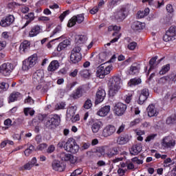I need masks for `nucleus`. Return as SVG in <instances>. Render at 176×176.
<instances>
[{
    "label": "nucleus",
    "instance_id": "9",
    "mask_svg": "<svg viewBox=\"0 0 176 176\" xmlns=\"http://www.w3.org/2000/svg\"><path fill=\"white\" fill-rule=\"evenodd\" d=\"M14 69V66L11 63H5L0 66V74L4 76H9Z\"/></svg>",
    "mask_w": 176,
    "mask_h": 176
},
{
    "label": "nucleus",
    "instance_id": "19",
    "mask_svg": "<svg viewBox=\"0 0 176 176\" xmlns=\"http://www.w3.org/2000/svg\"><path fill=\"white\" fill-rule=\"evenodd\" d=\"M142 151V144L138 143L132 146L130 148V153L133 156H137Z\"/></svg>",
    "mask_w": 176,
    "mask_h": 176
},
{
    "label": "nucleus",
    "instance_id": "64",
    "mask_svg": "<svg viewBox=\"0 0 176 176\" xmlns=\"http://www.w3.org/2000/svg\"><path fill=\"white\" fill-rule=\"evenodd\" d=\"M30 168H32V164L28 162L25 164L22 168H21V170H30Z\"/></svg>",
    "mask_w": 176,
    "mask_h": 176
},
{
    "label": "nucleus",
    "instance_id": "41",
    "mask_svg": "<svg viewBox=\"0 0 176 176\" xmlns=\"http://www.w3.org/2000/svg\"><path fill=\"white\" fill-rule=\"evenodd\" d=\"M80 75L82 78H87L91 75V72H90V70L84 69L80 72Z\"/></svg>",
    "mask_w": 176,
    "mask_h": 176
},
{
    "label": "nucleus",
    "instance_id": "50",
    "mask_svg": "<svg viewBox=\"0 0 176 176\" xmlns=\"http://www.w3.org/2000/svg\"><path fill=\"white\" fill-rule=\"evenodd\" d=\"M156 137H157V134L156 133L151 134L146 137L145 141L146 142H151V141H153V140H155Z\"/></svg>",
    "mask_w": 176,
    "mask_h": 176
},
{
    "label": "nucleus",
    "instance_id": "39",
    "mask_svg": "<svg viewBox=\"0 0 176 176\" xmlns=\"http://www.w3.org/2000/svg\"><path fill=\"white\" fill-rule=\"evenodd\" d=\"M149 8H145L144 11H138L137 13L138 19H144L149 14Z\"/></svg>",
    "mask_w": 176,
    "mask_h": 176
},
{
    "label": "nucleus",
    "instance_id": "38",
    "mask_svg": "<svg viewBox=\"0 0 176 176\" xmlns=\"http://www.w3.org/2000/svg\"><path fill=\"white\" fill-rule=\"evenodd\" d=\"M102 124V123L101 122H97L94 123L91 126V130H92L93 133H98V131H100V129H101Z\"/></svg>",
    "mask_w": 176,
    "mask_h": 176
},
{
    "label": "nucleus",
    "instance_id": "4",
    "mask_svg": "<svg viewBox=\"0 0 176 176\" xmlns=\"http://www.w3.org/2000/svg\"><path fill=\"white\" fill-rule=\"evenodd\" d=\"M44 124L48 130H53L60 124V117L58 115L50 116L47 118Z\"/></svg>",
    "mask_w": 176,
    "mask_h": 176
},
{
    "label": "nucleus",
    "instance_id": "16",
    "mask_svg": "<svg viewBox=\"0 0 176 176\" xmlns=\"http://www.w3.org/2000/svg\"><path fill=\"white\" fill-rule=\"evenodd\" d=\"M107 93L105 92V90L102 88H99L96 92L95 104L97 105L100 102H102L105 99Z\"/></svg>",
    "mask_w": 176,
    "mask_h": 176
},
{
    "label": "nucleus",
    "instance_id": "44",
    "mask_svg": "<svg viewBox=\"0 0 176 176\" xmlns=\"http://www.w3.org/2000/svg\"><path fill=\"white\" fill-rule=\"evenodd\" d=\"M156 60H157V56H155L152 58L149 61V65L150 68L148 71H151V69H153L156 65H157V63H156Z\"/></svg>",
    "mask_w": 176,
    "mask_h": 176
},
{
    "label": "nucleus",
    "instance_id": "1",
    "mask_svg": "<svg viewBox=\"0 0 176 176\" xmlns=\"http://www.w3.org/2000/svg\"><path fill=\"white\" fill-rule=\"evenodd\" d=\"M59 148H64L65 151L70 153H78L79 152V145L74 138H69L67 142H60L58 143Z\"/></svg>",
    "mask_w": 176,
    "mask_h": 176
},
{
    "label": "nucleus",
    "instance_id": "40",
    "mask_svg": "<svg viewBox=\"0 0 176 176\" xmlns=\"http://www.w3.org/2000/svg\"><path fill=\"white\" fill-rule=\"evenodd\" d=\"M23 112L25 114V116H28L30 115V116H34L35 115V110H34L31 107H26L23 109Z\"/></svg>",
    "mask_w": 176,
    "mask_h": 176
},
{
    "label": "nucleus",
    "instance_id": "48",
    "mask_svg": "<svg viewBox=\"0 0 176 176\" xmlns=\"http://www.w3.org/2000/svg\"><path fill=\"white\" fill-rule=\"evenodd\" d=\"M92 105L93 104L91 103V100L90 99H87L84 104V108L85 109H90Z\"/></svg>",
    "mask_w": 176,
    "mask_h": 176
},
{
    "label": "nucleus",
    "instance_id": "57",
    "mask_svg": "<svg viewBox=\"0 0 176 176\" xmlns=\"http://www.w3.org/2000/svg\"><path fill=\"white\" fill-rule=\"evenodd\" d=\"M126 128V125L124 124H121L117 131H116V134H122V133H123V131H124V129Z\"/></svg>",
    "mask_w": 176,
    "mask_h": 176
},
{
    "label": "nucleus",
    "instance_id": "49",
    "mask_svg": "<svg viewBox=\"0 0 176 176\" xmlns=\"http://www.w3.org/2000/svg\"><path fill=\"white\" fill-rule=\"evenodd\" d=\"M146 100H148V98H146V96L140 95L138 103L140 104V105H142V104H144V102H145Z\"/></svg>",
    "mask_w": 176,
    "mask_h": 176
},
{
    "label": "nucleus",
    "instance_id": "17",
    "mask_svg": "<svg viewBox=\"0 0 176 176\" xmlns=\"http://www.w3.org/2000/svg\"><path fill=\"white\" fill-rule=\"evenodd\" d=\"M120 153L118 147H111L109 148L107 151L105 152L104 155L109 159L113 157V156H116Z\"/></svg>",
    "mask_w": 176,
    "mask_h": 176
},
{
    "label": "nucleus",
    "instance_id": "22",
    "mask_svg": "<svg viewBox=\"0 0 176 176\" xmlns=\"http://www.w3.org/2000/svg\"><path fill=\"white\" fill-rule=\"evenodd\" d=\"M60 67V63L58 62V60H52L48 67H47V71H49V72H54L55 71H57L58 68Z\"/></svg>",
    "mask_w": 176,
    "mask_h": 176
},
{
    "label": "nucleus",
    "instance_id": "26",
    "mask_svg": "<svg viewBox=\"0 0 176 176\" xmlns=\"http://www.w3.org/2000/svg\"><path fill=\"white\" fill-rule=\"evenodd\" d=\"M41 33V26L38 25H34L33 28H32L31 31L29 32V36L30 38H34V36H36L38 34Z\"/></svg>",
    "mask_w": 176,
    "mask_h": 176
},
{
    "label": "nucleus",
    "instance_id": "47",
    "mask_svg": "<svg viewBox=\"0 0 176 176\" xmlns=\"http://www.w3.org/2000/svg\"><path fill=\"white\" fill-rule=\"evenodd\" d=\"M35 151V147L33 145H30L29 148L25 150L24 153L25 156H30L32 152Z\"/></svg>",
    "mask_w": 176,
    "mask_h": 176
},
{
    "label": "nucleus",
    "instance_id": "30",
    "mask_svg": "<svg viewBox=\"0 0 176 176\" xmlns=\"http://www.w3.org/2000/svg\"><path fill=\"white\" fill-rule=\"evenodd\" d=\"M52 168L55 171H63L64 170V166L61 165V163L59 161L54 160L52 164Z\"/></svg>",
    "mask_w": 176,
    "mask_h": 176
},
{
    "label": "nucleus",
    "instance_id": "23",
    "mask_svg": "<svg viewBox=\"0 0 176 176\" xmlns=\"http://www.w3.org/2000/svg\"><path fill=\"white\" fill-rule=\"evenodd\" d=\"M129 75H138L140 74V65L137 63H133L129 71Z\"/></svg>",
    "mask_w": 176,
    "mask_h": 176
},
{
    "label": "nucleus",
    "instance_id": "24",
    "mask_svg": "<svg viewBox=\"0 0 176 176\" xmlns=\"http://www.w3.org/2000/svg\"><path fill=\"white\" fill-rule=\"evenodd\" d=\"M109 111H111V106H104L99 109V111L97 112V115L102 117L107 116V115L109 113Z\"/></svg>",
    "mask_w": 176,
    "mask_h": 176
},
{
    "label": "nucleus",
    "instance_id": "43",
    "mask_svg": "<svg viewBox=\"0 0 176 176\" xmlns=\"http://www.w3.org/2000/svg\"><path fill=\"white\" fill-rule=\"evenodd\" d=\"M166 122V124H174L176 122V115L173 114L168 117Z\"/></svg>",
    "mask_w": 176,
    "mask_h": 176
},
{
    "label": "nucleus",
    "instance_id": "29",
    "mask_svg": "<svg viewBox=\"0 0 176 176\" xmlns=\"http://www.w3.org/2000/svg\"><path fill=\"white\" fill-rule=\"evenodd\" d=\"M82 96H83V88L78 87L72 94V97L74 100H78V98H80Z\"/></svg>",
    "mask_w": 176,
    "mask_h": 176
},
{
    "label": "nucleus",
    "instance_id": "52",
    "mask_svg": "<svg viewBox=\"0 0 176 176\" xmlns=\"http://www.w3.org/2000/svg\"><path fill=\"white\" fill-rule=\"evenodd\" d=\"M37 118L39 122H44L45 124L48 117L46 115L39 114Z\"/></svg>",
    "mask_w": 176,
    "mask_h": 176
},
{
    "label": "nucleus",
    "instance_id": "15",
    "mask_svg": "<svg viewBox=\"0 0 176 176\" xmlns=\"http://www.w3.org/2000/svg\"><path fill=\"white\" fill-rule=\"evenodd\" d=\"M13 23H14V16L10 14L1 19L0 21V25L1 27L4 28L10 27Z\"/></svg>",
    "mask_w": 176,
    "mask_h": 176
},
{
    "label": "nucleus",
    "instance_id": "54",
    "mask_svg": "<svg viewBox=\"0 0 176 176\" xmlns=\"http://www.w3.org/2000/svg\"><path fill=\"white\" fill-rule=\"evenodd\" d=\"M141 123V119L136 118L130 123L131 127H134V126H137V124H140Z\"/></svg>",
    "mask_w": 176,
    "mask_h": 176
},
{
    "label": "nucleus",
    "instance_id": "60",
    "mask_svg": "<svg viewBox=\"0 0 176 176\" xmlns=\"http://www.w3.org/2000/svg\"><path fill=\"white\" fill-rule=\"evenodd\" d=\"M76 85V82L68 83L66 85V90H67V91H69L70 90H72V87H75Z\"/></svg>",
    "mask_w": 176,
    "mask_h": 176
},
{
    "label": "nucleus",
    "instance_id": "21",
    "mask_svg": "<svg viewBox=\"0 0 176 176\" xmlns=\"http://www.w3.org/2000/svg\"><path fill=\"white\" fill-rule=\"evenodd\" d=\"M23 19L27 20L25 25H23V28H25V27L30 25V24H31V23L35 20V14L34 12H30L28 14H25L23 16Z\"/></svg>",
    "mask_w": 176,
    "mask_h": 176
},
{
    "label": "nucleus",
    "instance_id": "46",
    "mask_svg": "<svg viewBox=\"0 0 176 176\" xmlns=\"http://www.w3.org/2000/svg\"><path fill=\"white\" fill-rule=\"evenodd\" d=\"M9 89V84L7 82H1L0 83V94L3 93V91H6Z\"/></svg>",
    "mask_w": 176,
    "mask_h": 176
},
{
    "label": "nucleus",
    "instance_id": "3",
    "mask_svg": "<svg viewBox=\"0 0 176 176\" xmlns=\"http://www.w3.org/2000/svg\"><path fill=\"white\" fill-rule=\"evenodd\" d=\"M120 78L118 76H113L110 79L109 82V94L111 97H113L119 90H120Z\"/></svg>",
    "mask_w": 176,
    "mask_h": 176
},
{
    "label": "nucleus",
    "instance_id": "11",
    "mask_svg": "<svg viewBox=\"0 0 176 176\" xmlns=\"http://www.w3.org/2000/svg\"><path fill=\"white\" fill-rule=\"evenodd\" d=\"M85 21V15L83 14H77L76 16H74L69 20L67 23V27H74L78 23V24H82Z\"/></svg>",
    "mask_w": 176,
    "mask_h": 176
},
{
    "label": "nucleus",
    "instance_id": "36",
    "mask_svg": "<svg viewBox=\"0 0 176 176\" xmlns=\"http://www.w3.org/2000/svg\"><path fill=\"white\" fill-rule=\"evenodd\" d=\"M87 41V36L85 35H79L76 38V43L77 45H82Z\"/></svg>",
    "mask_w": 176,
    "mask_h": 176
},
{
    "label": "nucleus",
    "instance_id": "8",
    "mask_svg": "<svg viewBox=\"0 0 176 176\" xmlns=\"http://www.w3.org/2000/svg\"><path fill=\"white\" fill-rule=\"evenodd\" d=\"M113 69V66L109 65L106 67H104V64L100 65L97 68L96 74L98 78L100 79H104L105 75H109L111 74V71Z\"/></svg>",
    "mask_w": 176,
    "mask_h": 176
},
{
    "label": "nucleus",
    "instance_id": "55",
    "mask_svg": "<svg viewBox=\"0 0 176 176\" xmlns=\"http://www.w3.org/2000/svg\"><path fill=\"white\" fill-rule=\"evenodd\" d=\"M127 47L129 50H135V47H137V43L131 42L128 44Z\"/></svg>",
    "mask_w": 176,
    "mask_h": 176
},
{
    "label": "nucleus",
    "instance_id": "45",
    "mask_svg": "<svg viewBox=\"0 0 176 176\" xmlns=\"http://www.w3.org/2000/svg\"><path fill=\"white\" fill-rule=\"evenodd\" d=\"M122 96H124L126 104H130V102L131 101V97H133V94L131 93L126 91L122 94Z\"/></svg>",
    "mask_w": 176,
    "mask_h": 176
},
{
    "label": "nucleus",
    "instance_id": "12",
    "mask_svg": "<svg viewBox=\"0 0 176 176\" xmlns=\"http://www.w3.org/2000/svg\"><path fill=\"white\" fill-rule=\"evenodd\" d=\"M115 133H116V128L115 127V126L112 124H109L103 129L102 135L105 138H108V137L113 135Z\"/></svg>",
    "mask_w": 176,
    "mask_h": 176
},
{
    "label": "nucleus",
    "instance_id": "59",
    "mask_svg": "<svg viewBox=\"0 0 176 176\" xmlns=\"http://www.w3.org/2000/svg\"><path fill=\"white\" fill-rule=\"evenodd\" d=\"M131 162H133V163H135L136 164H142V163H144V161L138 159V157L132 158Z\"/></svg>",
    "mask_w": 176,
    "mask_h": 176
},
{
    "label": "nucleus",
    "instance_id": "6",
    "mask_svg": "<svg viewBox=\"0 0 176 176\" xmlns=\"http://www.w3.org/2000/svg\"><path fill=\"white\" fill-rule=\"evenodd\" d=\"M161 144L165 149L174 148L175 146V135L174 133H170L169 135L164 137Z\"/></svg>",
    "mask_w": 176,
    "mask_h": 176
},
{
    "label": "nucleus",
    "instance_id": "63",
    "mask_svg": "<svg viewBox=\"0 0 176 176\" xmlns=\"http://www.w3.org/2000/svg\"><path fill=\"white\" fill-rule=\"evenodd\" d=\"M171 162H173V160H171V158H167V159L164 160V167H170V163H171Z\"/></svg>",
    "mask_w": 176,
    "mask_h": 176
},
{
    "label": "nucleus",
    "instance_id": "42",
    "mask_svg": "<svg viewBox=\"0 0 176 176\" xmlns=\"http://www.w3.org/2000/svg\"><path fill=\"white\" fill-rule=\"evenodd\" d=\"M170 71V64H166L162 66V69L160 71V75H166Z\"/></svg>",
    "mask_w": 176,
    "mask_h": 176
},
{
    "label": "nucleus",
    "instance_id": "34",
    "mask_svg": "<svg viewBox=\"0 0 176 176\" xmlns=\"http://www.w3.org/2000/svg\"><path fill=\"white\" fill-rule=\"evenodd\" d=\"M75 112H76V106H71L67 110V117L69 119H72L75 116Z\"/></svg>",
    "mask_w": 176,
    "mask_h": 176
},
{
    "label": "nucleus",
    "instance_id": "14",
    "mask_svg": "<svg viewBox=\"0 0 176 176\" xmlns=\"http://www.w3.org/2000/svg\"><path fill=\"white\" fill-rule=\"evenodd\" d=\"M126 109H127V105L122 102H118L114 106V111L117 116H122V115H124Z\"/></svg>",
    "mask_w": 176,
    "mask_h": 176
},
{
    "label": "nucleus",
    "instance_id": "58",
    "mask_svg": "<svg viewBox=\"0 0 176 176\" xmlns=\"http://www.w3.org/2000/svg\"><path fill=\"white\" fill-rule=\"evenodd\" d=\"M46 148H47V144L43 143L37 146L36 149L37 151H43V149H46Z\"/></svg>",
    "mask_w": 176,
    "mask_h": 176
},
{
    "label": "nucleus",
    "instance_id": "28",
    "mask_svg": "<svg viewBox=\"0 0 176 176\" xmlns=\"http://www.w3.org/2000/svg\"><path fill=\"white\" fill-rule=\"evenodd\" d=\"M129 141H130V139L129 138V135H122L118 138L117 144H118V145H124V144H127V142H129Z\"/></svg>",
    "mask_w": 176,
    "mask_h": 176
},
{
    "label": "nucleus",
    "instance_id": "31",
    "mask_svg": "<svg viewBox=\"0 0 176 176\" xmlns=\"http://www.w3.org/2000/svg\"><path fill=\"white\" fill-rule=\"evenodd\" d=\"M144 27L143 23L138 21L133 22L131 25V28L133 31H141V30H144Z\"/></svg>",
    "mask_w": 176,
    "mask_h": 176
},
{
    "label": "nucleus",
    "instance_id": "20",
    "mask_svg": "<svg viewBox=\"0 0 176 176\" xmlns=\"http://www.w3.org/2000/svg\"><path fill=\"white\" fill-rule=\"evenodd\" d=\"M114 17L118 21H123L126 19V9L122 8L114 13Z\"/></svg>",
    "mask_w": 176,
    "mask_h": 176
},
{
    "label": "nucleus",
    "instance_id": "5",
    "mask_svg": "<svg viewBox=\"0 0 176 176\" xmlns=\"http://www.w3.org/2000/svg\"><path fill=\"white\" fill-rule=\"evenodd\" d=\"M36 63H38V55L34 54L23 61L22 69L23 71H28V69L34 67Z\"/></svg>",
    "mask_w": 176,
    "mask_h": 176
},
{
    "label": "nucleus",
    "instance_id": "35",
    "mask_svg": "<svg viewBox=\"0 0 176 176\" xmlns=\"http://www.w3.org/2000/svg\"><path fill=\"white\" fill-rule=\"evenodd\" d=\"M59 157L63 162H69V160L72 159V155L65 153H61L59 155Z\"/></svg>",
    "mask_w": 176,
    "mask_h": 176
},
{
    "label": "nucleus",
    "instance_id": "37",
    "mask_svg": "<svg viewBox=\"0 0 176 176\" xmlns=\"http://www.w3.org/2000/svg\"><path fill=\"white\" fill-rule=\"evenodd\" d=\"M143 3H145V2H148V5L150 6H157V8H160L162 5H164V3L163 2L160 3L159 1H155L153 0H142Z\"/></svg>",
    "mask_w": 176,
    "mask_h": 176
},
{
    "label": "nucleus",
    "instance_id": "62",
    "mask_svg": "<svg viewBox=\"0 0 176 176\" xmlns=\"http://www.w3.org/2000/svg\"><path fill=\"white\" fill-rule=\"evenodd\" d=\"M56 151V147L54 145L51 144L47 149V153H53Z\"/></svg>",
    "mask_w": 176,
    "mask_h": 176
},
{
    "label": "nucleus",
    "instance_id": "32",
    "mask_svg": "<svg viewBox=\"0 0 176 176\" xmlns=\"http://www.w3.org/2000/svg\"><path fill=\"white\" fill-rule=\"evenodd\" d=\"M142 82V80L140 78H131L129 82H128V86L129 87H133V86H138V85H141Z\"/></svg>",
    "mask_w": 176,
    "mask_h": 176
},
{
    "label": "nucleus",
    "instance_id": "61",
    "mask_svg": "<svg viewBox=\"0 0 176 176\" xmlns=\"http://www.w3.org/2000/svg\"><path fill=\"white\" fill-rule=\"evenodd\" d=\"M121 0H111L110 2H109V6H111L113 8L114 6H116L118 3H120Z\"/></svg>",
    "mask_w": 176,
    "mask_h": 176
},
{
    "label": "nucleus",
    "instance_id": "25",
    "mask_svg": "<svg viewBox=\"0 0 176 176\" xmlns=\"http://www.w3.org/2000/svg\"><path fill=\"white\" fill-rule=\"evenodd\" d=\"M22 97L23 96L19 92H12L9 96L8 102H14V101L21 99Z\"/></svg>",
    "mask_w": 176,
    "mask_h": 176
},
{
    "label": "nucleus",
    "instance_id": "7",
    "mask_svg": "<svg viewBox=\"0 0 176 176\" xmlns=\"http://www.w3.org/2000/svg\"><path fill=\"white\" fill-rule=\"evenodd\" d=\"M82 50V48H80V46H75L70 54V61L72 64H78L79 61L82 60V53H80V51Z\"/></svg>",
    "mask_w": 176,
    "mask_h": 176
},
{
    "label": "nucleus",
    "instance_id": "51",
    "mask_svg": "<svg viewBox=\"0 0 176 176\" xmlns=\"http://www.w3.org/2000/svg\"><path fill=\"white\" fill-rule=\"evenodd\" d=\"M82 173H83V169L82 168H80L75 170L73 173H72L71 176L80 175V174Z\"/></svg>",
    "mask_w": 176,
    "mask_h": 176
},
{
    "label": "nucleus",
    "instance_id": "13",
    "mask_svg": "<svg viewBox=\"0 0 176 176\" xmlns=\"http://www.w3.org/2000/svg\"><path fill=\"white\" fill-rule=\"evenodd\" d=\"M44 76H45V74L43 73V70H37L33 74V85H39L41 83H43Z\"/></svg>",
    "mask_w": 176,
    "mask_h": 176
},
{
    "label": "nucleus",
    "instance_id": "56",
    "mask_svg": "<svg viewBox=\"0 0 176 176\" xmlns=\"http://www.w3.org/2000/svg\"><path fill=\"white\" fill-rule=\"evenodd\" d=\"M140 96H144L148 98L149 97V89L144 88L141 91Z\"/></svg>",
    "mask_w": 176,
    "mask_h": 176
},
{
    "label": "nucleus",
    "instance_id": "33",
    "mask_svg": "<svg viewBox=\"0 0 176 176\" xmlns=\"http://www.w3.org/2000/svg\"><path fill=\"white\" fill-rule=\"evenodd\" d=\"M28 49H30V42L28 41H25L20 45L19 50L21 53L28 52Z\"/></svg>",
    "mask_w": 176,
    "mask_h": 176
},
{
    "label": "nucleus",
    "instance_id": "18",
    "mask_svg": "<svg viewBox=\"0 0 176 176\" xmlns=\"http://www.w3.org/2000/svg\"><path fill=\"white\" fill-rule=\"evenodd\" d=\"M146 111L148 113V116H149V118L157 116V115H159V111H157V108H156V107L153 104L148 105Z\"/></svg>",
    "mask_w": 176,
    "mask_h": 176
},
{
    "label": "nucleus",
    "instance_id": "10",
    "mask_svg": "<svg viewBox=\"0 0 176 176\" xmlns=\"http://www.w3.org/2000/svg\"><path fill=\"white\" fill-rule=\"evenodd\" d=\"M176 39V27L170 26L166 34L163 36L164 42H170V41H175Z\"/></svg>",
    "mask_w": 176,
    "mask_h": 176
},
{
    "label": "nucleus",
    "instance_id": "2",
    "mask_svg": "<svg viewBox=\"0 0 176 176\" xmlns=\"http://www.w3.org/2000/svg\"><path fill=\"white\" fill-rule=\"evenodd\" d=\"M59 148H64L65 151L70 153H78L79 152V145L74 138H69L67 142H60L58 143Z\"/></svg>",
    "mask_w": 176,
    "mask_h": 176
},
{
    "label": "nucleus",
    "instance_id": "53",
    "mask_svg": "<svg viewBox=\"0 0 176 176\" xmlns=\"http://www.w3.org/2000/svg\"><path fill=\"white\" fill-rule=\"evenodd\" d=\"M69 13H70L69 10H67L63 12V13H62L59 16L60 21H63L64 19H65V16H68Z\"/></svg>",
    "mask_w": 176,
    "mask_h": 176
},
{
    "label": "nucleus",
    "instance_id": "27",
    "mask_svg": "<svg viewBox=\"0 0 176 176\" xmlns=\"http://www.w3.org/2000/svg\"><path fill=\"white\" fill-rule=\"evenodd\" d=\"M71 45V41L69 39H65L63 41H62L57 47V52H61L62 50H64V49L68 47Z\"/></svg>",
    "mask_w": 176,
    "mask_h": 176
}]
</instances>
